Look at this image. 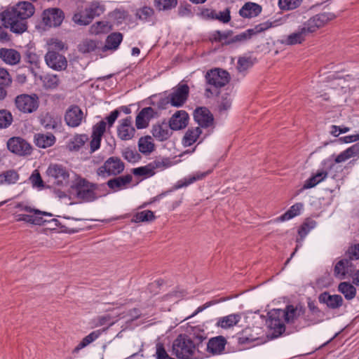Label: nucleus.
<instances>
[{"instance_id":"obj_1","label":"nucleus","mask_w":359,"mask_h":359,"mask_svg":"<svg viewBox=\"0 0 359 359\" xmlns=\"http://www.w3.org/2000/svg\"><path fill=\"white\" fill-rule=\"evenodd\" d=\"M293 16L295 22L302 25L282 41L283 43L287 46L302 43L309 35L335 18L334 14L327 12L316 14L306 20H305L306 18L298 12L294 13Z\"/></svg>"},{"instance_id":"obj_2","label":"nucleus","mask_w":359,"mask_h":359,"mask_svg":"<svg viewBox=\"0 0 359 359\" xmlns=\"http://www.w3.org/2000/svg\"><path fill=\"white\" fill-rule=\"evenodd\" d=\"M35 11L34 5L29 1H21L8 8L0 13V21L6 28L15 34H22L27 29V19Z\"/></svg>"},{"instance_id":"obj_3","label":"nucleus","mask_w":359,"mask_h":359,"mask_svg":"<svg viewBox=\"0 0 359 359\" xmlns=\"http://www.w3.org/2000/svg\"><path fill=\"white\" fill-rule=\"evenodd\" d=\"M205 339L202 335L192 337L186 334H179L172 341V354L178 359H198L199 344Z\"/></svg>"},{"instance_id":"obj_4","label":"nucleus","mask_w":359,"mask_h":359,"mask_svg":"<svg viewBox=\"0 0 359 359\" xmlns=\"http://www.w3.org/2000/svg\"><path fill=\"white\" fill-rule=\"evenodd\" d=\"M207 87L205 90V96L210 97L219 93V89L229 82V74L226 71L221 69H212L205 74Z\"/></svg>"},{"instance_id":"obj_5","label":"nucleus","mask_w":359,"mask_h":359,"mask_svg":"<svg viewBox=\"0 0 359 359\" xmlns=\"http://www.w3.org/2000/svg\"><path fill=\"white\" fill-rule=\"evenodd\" d=\"M99 185L93 184L84 178L78 177L71 186L72 191L76 198L85 201H93L98 198L96 191Z\"/></svg>"},{"instance_id":"obj_6","label":"nucleus","mask_w":359,"mask_h":359,"mask_svg":"<svg viewBox=\"0 0 359 359\" xmlns=\"http://www.w3.org/2000/svg\"><path fill=\"white\" fill-rule=\"evenodd\" d=\"M16 109L23 114L35 112L39 107V98L36 94H20L14 100Z\"/></svg>"},{"instance_id":"obj_7","label":"nucleus","mask_w":359,"mask_h":359,"mask_svg":"<svg viewBox=\"0 0 359 359\" xmlns=\"http://www.w3.org/2000/svg\"><path fill=\"white\" fill-rule=\"evenodd\" d=\"M124 163L119 158L111 156L98 168L97 174L102 177L118 175L124 170Z\"/></svg>"},{"instance_id":"obj_8","label":"nucleus","mask_w":359,"mask_h":359,"mask_svg":"<svg viewBox=\"0 0 359 359\" xmlns=\"http://www.w3.org/2000/svg\"><path fill=\"white\" fill-rule=\"evenodd\" d=\"M189 94V87L187 84L179 83L172 89L168 97V102L175 107H182L187 101Z\"/></svg>"},{"instance_id":"obj_9","label":"nucleus","mask_w":359,"mask_h":359,"mask_svg":"<svg viewBox=\"0 0 359 359\" xmlns=\"http://www.w3.org/2000/svg\"><path fill=\"white\" fill-rule=\"evenodd\" d=\"M283 317L279 313L278 309L272 310L269 313V319L266 320L268 327L271 330L273 338L280 336L285 330L283 322Z\"/></svg>"},{"instance_id":"obj_10","label":"nucleus","mask_w":359,"mask_h":359,"mask_svg":"<svg viewBox=\"0 0 359 359\" xmlns=\"http://www.w3.org/2000/svg\"><path fill=\"white\" fill-rule=\"evenodd\" d=\"M47 175L52 179L53 183L57 185L67 184L69 181V173L68 170L61 165L52 164L46 171Z\"/></svg>"},{"instance_id":"obj_11","label":"nucleus","mask_w":359,"mask_h":359,"mask_svg":"<svg viewBox=\"0 0 359 359\" xmlns=\"http://www.w3.org/2000/svg\"><path fill=\"white\" fill-rule=\"evenodd\" d=\"M356 266L349 258L339 260L334 268V275L338 279H344L346 276L351 277L355 272Z\"/></svg>"},{"instance_id":"obj_12","label":"nucleus","mask_w":359,"mask_h":359,"mask_svg":"<svg viewBox=\"0 0 359 359\" xmlns=\"http://www.w3.org/2000/svg\"><path fill=\"white\" fill-rule=\"evenodd\" d=\"M7 147L12 153L19 156H25L31 154L32 147L24 139L20 137H13L7 142Z\"/></svg>"},{"instance_id":"obj_13","label":"nucleus","mask_w":359,"mask_h":359,"mask_svg":"<svg viewBox=\"0 0 359 359\" xmlns=\"http://www.w3.org/2000/svg\"><path fill=\"white\" fill-rule=\"evenodd\" d=\"M135 134V129L133 126L131 117H126L119 121L117 126V135L121 140H130Z\"/></svg>"},{"instance_id":"obj_14","label":"nucleus","mask_w":359,"mask_h":359,"mask_svg":"<svg viewBox=\"0 0 359 359\" xmlns=\"http://www.w3.org/2000/svg\"><path fill=\"white\" fill-rule=\"evenodd\" d=\"M83 118V112L77 105H72L68 108L65 115V123L72 128L78 127Z\"/></svg>"},{"instance_id":"obj_15","label":"nucleus","mask_w":359,"mask_h":359,"mask_svg":"<svg viewBox=\"0 0 359 359\" xmlns=\"http://www.w3.org/2000/svg\"><path fill=\"white\" fill-rule=\"evenodd\" d=\"M45 60L47 65L55 70H64L67 66L65 57L55 51H48L45 55Z\"/></svg>"},{"instance_id":"obj_16","label":"nucleus","mask_w":359,"mask_h":359,"mask_svg":"<svg viewBox=\"0 0 359 359\" xmlns=\"http://www.w3.org/2000/svg\"><path fill=\"white\" fill-rule=\"evenodd\" d=\"M64 19L63 12L59 8H50L43 11V22L49 27H57Z\"/></svg>"},{"instance_id":"obj_17","label":"nucleus","mask_w":359,"mask_h":359,"mask_svg":"<svg viewBox=\"0 0 359 359\" xmlns=\"http://www.w3.org/2000/svg\"><path fill=\"white\" fill-rule=\"evenodd\" d=\"M189 121V115L184 110L176 111L169 121V127L172 130H178L187 127Z\"/></svg>"},{"instance_id":"obj_18","label":"nucleus","mask_w":359,"mask_h":359,"mask_svg":"<svg viewBox=\"0 0 359 359\" xmlns=\"http://www.w3.org/2000/svg\"><path fill=\"white\" fill-rule=\"evenodd\" d=\"M194 120L200 128H208L213 123V116L210 111L205 107L197 108L194 113Z\"/></svg>"},{"instance_id":"obj_19","label":"nucleus","mask_w":359,"mask_h":359,"mask_svg":"<svg viewBox=\"0 0 359 359\" xmlns=\"http://www.w3.org/2000/svg\"><path fill=\"white\" fill-rule=\"evenodd\" d=\"M320 303L325 304L327 306L332 309L339 308L343 304V298L339 294H330L327 292H324L318 297Z\"/></svg>"},{"instance_id":"obj_20","label":"nucleus","mask_w":359,"mask_h":359,"mask_svg":"<svg viewBox=\"0 0 359 359\" xmlns=\"http://www.w3.org/2000/svg\"><path fill=\"white\" fill-rule=\"evenodd\" d=\"M132 180L131 175H126L108 180L107 184L113 191H118L126 189Z\"/></svg>"},{"instance_id":"obj_21","label":"nucleus","mask_w":359,"mask_h":359,"mask_svg":"<svg viewBox=\"0 0 359 359\" xmlns=\"http://www.w3.org/2000/svg\"><path fill=\"white\" fill-rule=\"evenodd\" d=\"M154 113V109L150 107L143 108L136 116V127L138 129L147 127L149 121L153 118Z\"/></svg>"},{"instance_id":"obj_22","label":"nucleus","mask_w":359,"mask_h":359,"mask_svg":"<svg viewBox=\"0 0 359 359\" xmlns=\"http://www.w3.org/2000/svg\"><path fill=\"white\" fill-rule=\"evenodd\" d=\"M226 344V339L222 336L211 338L207 344V350L213 355L222 353Z\"/></svg>"},{"instance_id":"obj_23","label":"nucleus","mask_w":359,"mask_h":359,"mask_svg":"<svg viewBox=\"0 0 359 359\" xmlns=\"http://www.w3.org/2000/svg\"><path fill=\"white\" fill-rule=\"evenodd\" d=\"M279 313L284 318V320L287 323H293L294 320L303 313L302 307H294L292 305H289L285 310L278 309Z\"/></svg>"},{"instance_id":"obj_24","label":"nucleus","mask_w":359,"mask_h":359,"mask_svg":"<svg viewBox=\"0 0 359 359\" xmlns=\"http://www.w3.org/2000/svg\"><path fill=\"white\" fill-rule=\"evenodd\" d=\"M0 58L8 65H15L20 62L21 55L15 49L2 48L0 49Z\"/></svg>"},{"instance_id":"obj_25","label":"nucleus","mask_w":359,"mask_h":359,"mask_svg":"<svg viewBox=\"0 0 359 359\" xmlns=\"http://www.w3.org/2000/svg\"><path fill=\"white\" fill-rule=\"evenodd\" d=\"M170 130L166 123H158L152 126L151 133L157 140L163 142L168 140L171 135Z\"/></svg>"},{"instance_id":"obj_26","label":"nucleus","mask_w":359,"mask_h":359,"mask_svg":"<svg viewBox=\"0 0 359 359\" xmlns=\"http://www.w3.org/2000/svg\"><path fill=\"white\" fill-rule=\"evenodd\" d=\"M262 11V7L255 3L248 2L240 9L239 13L243 18H251L257 16Z\"/></svg>"},{"instance_id":"obj_27","label":"nucleus","mask_w":359,"mask_h":359,"mask_svg":"<svg viewBox=\"0 0 359 359\" xmlns=\"http://www.w3.org/2000/svg\"><path fill=\"white\" fill-rule=\"evenodd\" d=\"M201 133L202 130L200 127L189 128L182 138V144L184 147L192 145L198 140Z\"/></svg>"},{"instance_id":"obj_28","label":"nucleus","mask_w":359,"mask_h":359,"mask_svg":"<svg viewBox=\"0 0 359 359\" xmlns=\"http://www.w3.org/2000/svg\"><path fill=\"white\" fill-rule=\"evenodd\" d=\"M55 137L51 133H37L34 135L36 145L41 148L51 147L55 142Z\"/></svg>"},{"instance_id":"obj_29","label":"nucleus","mask_w":359,"mask_h":359,"mask_svg":"<svg viewBox=\"0 0 359 359\" xmlns=\"http://www.w3.org/2000/svg\"><path fill=\"white\" fill-rule=\"evenodd\" d=\"M85 11L88 13L89 16L86 18L88 20L83 21V23L91 22L95 17L99 16L104 13V8L99 2L95 1L89 4L85 8Z\"/></svg>"},{"instance_id":"obj_30","label":"nucleus","mask_w":359,"mask_h":359,"mask_svg":"<svg viewBox=\"0 0 359 359\" xmlns=\"http://www.w3.org/2000/svg\"><path fill=\"white\" fill-rule=\"evenodd\" d=\"M327 176V172L324 170H318L316 174L305 181L303 189H311L323 182Z\"/></svg>"},{"instance_id":"obj_31","label":"nucleus","mask_w":359,"mask_h":359,"mask_svg":"<svg viewBox=\"0 0 359 359\" xmlns=\"http://www.w3.org/2000/svg\"><path fill=\"white\" fill-rule=\"evenodd\" d=\"M60 119L54 115L46 113L41 118V124L47 130H54L60 125Z\"/></svg>"},{"instance_id":"obj_32","label":"nucleus","mask_w":359,"mask_h":359,"mask_svg":"<svg viewBox=\"0 0 359 359\" xmlns=\"http://www.w3.org/2000/svg\"><path fill=\"white\" fill-rule=\"evenodd\" d=\"M33 215H25L20 214L17 215L16 220L18 222H25L35 225H41L45 220L43 219V214H34Z\"/></svg>"},{"instance_id":"obj_33","label":"nucleus","mask_w":359,"mask_h":359,"mask_svg":"<svg viewBox=\"0 0 359 359\" xmlns=\"http://www.w3.org/2000/svg\"><path fill=\"white\" fill-rule=\"evenodd\" d=\"M123 40V35L119 32H114L109 34L107 39L104 46L106 50H116L119 46Z\"/></svg>"},{"instance_id":"obj_34","label":"nucleus","mask_w":359,"mask_h":359,"mask_svg":"<svg viewBox=\"0 0 359 359\" xmlns=\"http://www.w3.org/2000/svg\"><path fill=\"white\" fill-rule=\"evenodd\" d=\"M241 319V316L238 314H231L219 318L217 323L219 327L222 328H229L236 325Z\"/></svg>"},{"instance_id":"obj_35","label":"nucleus","mask_w":359,"mask_h":359,"mask_svg":"<svg viewBox=\"0 0 359 359\" xmlns=\"http://www.w3.org/2000/svg\"><path fill=\"white\" fill-rule=\"evenodd\" d=\"M20 175L15 170H8L0 174V184H11L16 183Z\"/></svg>"},{"instance_id":"obj_36","label":"nucleus","mask_w":359,"mask_h":359,"mask_svg":"<svg viewBox=\"0 0 359 359\" xmlns=\"http://www.w3.org/2000/svg\"><path fill=\"white\" fill-rule=\"evenodd\" d=\"M139 150L142 154H150L154 149V144L150 136L142 137L138 142Z\"/></svg>"},{"instance_id":"obj_37","label":"nucleus","mask_w":359,"mask_h":359,"mask_svg":"<svg viewBox=\"0 0 359 359\" xmlns=\"http://www.w3.org/2000/svg\"><path fill=\"white\" fill-rule=\"evenodd\" d=\"M338 290L348 300L353 299L356 294L355 287L347 282L341 283L338 286Z\"/></svg>"},{"instance_id":"obj_38","label":"nucleus","mask_w":359,"mask_h":359,"mask_svg":"<svg viewBox=\"0 0 359 359\" xmlns=\"http://www.w3.org/2000/svg\"><path fill=\"white\" fill-rule=\"evenodd\" d=\"M101 332L100 330H95L90 333L88 335L85 337L82 341L74 348L73 352L77 353L81 349L87 346L88 344L97 339L100 335Z\"/></svg>"},{"instance_id":"obj_39","label":"nucleus","mask_w":359,"mask_h":359,"mask_svg":"<svg viewBox=\"0 0 359 359\" xmlns=\"http://www.w3.org/2000/svg\"><path fill=\"white\" fill-rule=\"evenodd\" d=\"M303 205L302 203H296L290 207V208L285 212L283 215L277 219L278 221L283 222L290 219L294 217L299 215L302 209Z\"/></svg>"},{"instance_id":"obj_40","label":"nucleus","mask_w":359,"mask_h":359,"mask_svg":"<svg viewBox=\"0 0 359 359\" xmlns=\"http://www.w3.org/2000/svg\"><path fill=\"white\" fill-rule=\"evenodd\" d=\"M88 140V137L86 135H76L71 140L69 144V149L71 151H77L81 147H82L86 141Z\"/></svg>"},{"instance_id":"obj_41","label":"nucleus","mask_w":359,"mask_h":359,"mask_svg":"<svg viewBox=\"0 0 359 359\" xmlns=\"http://www.w3.org/2000/svg\"><path fill=\"white\" fill-rule=\"evenodd\" d=\"M13 121L11 112L7 109H0V129L8 128Z\"/></svg>"},{"instance_id":"obj_42","label":"nucleus","mask_w":359,"mask_h":359,"mask_svg":"<svg viewBox=\"0 0 359 359\" xmlns=\"http://www.w3.org/2000/svg\"><path fill=\"white\" fill-rule=\"evenodd\" d=\"M98 42L92 39L83 40L79 45V50L83 53H88L94 51L97 48Z\"/></svg>"},{"instance_id":"obj_43","label":"nucleus","mask_w":359,"mask_h":359,"mask_svg":"<svg viewBox=\"0 0 359 359\" xmlns=\"http://www.w3.org/2000/svg\"><path fill=\"white\" fill-rule=\"evenodd\" d=\"M155 219L154 212L147 210L136 213L133 218L135 222H151Z\"/></svg>"},{"instance_id":"obj_44","label":"nucleus","mask_w":359,"mask_h":359,"mask_svg":"<svg viewBox=\"0 0 359 359\" xmlns=\"http://www.w3.org/2000/svg\"><path fill=\"white\" fill-rule=\"evenodd\" d=\"M252 34H254V29H248L245 32L241 33L239 34H237V35L231 37L230 39L224 42V43L230 44V43H236V42H238V41H243L250 39V37Z\"/></svg>"},{"instance_id":"obj_45","label":"nucleus","mask_w":359,"mask_h":359,"mask_svg":"<svg viewBox=\"0 0 359 359\" xmlns=\"http://www.w3.org/2000/svg\"><path fill=\"white\" fill-rule=\"evenodd\" d=\"M210 172H211V170H208L207 172H196L194 175L184 179V182H183V184L178 185L177 188H181L184 186H188V185L192 184L193 182H194L195 181L202 180L205 176H207L209 173H210Z\"/></svg>"},{"instance_id":"obj_46","label":"nucleus","mask_w":359,"mask_h":359,"mask_svg":"<svg viewBox=\"0 0 359 359\" xmlns=\"http://www.w3.org/2000/svg\"><path fill=\"white\" fill-rule=\"evenodd\" d=\"M302 0H279L278 6L281 10H292L297 8Z\"/></svg>"},{"instance_id":"obj_47","label":"nucleus","mask_w":359,"mask_h":359,"mask_svg":"<svg viewBox=\"0 0 359 359\" xmlns=\"http://www.w3.org/2000/svg\"><path fill=\"white\" fill-rule=\"evenodd\" d=\"M155 6L159 11L169 10L176 6L177 0H154Z\"/></svg>"},{"instance_id":"obj_48","label":"nucleus","mask_w":359,"mask_h":359,"mask_svg":"<svg viewBox=\"0 0 359 359\" xmlns=\"http://www.w3.org/2000/svg\"><path fill=\"white\" fill-rule=\"evenodd\" d=\"M153 172H156V170H161L170 165V161L168 158H160L156 159L154 161L149 163Z\"/></svg>"},{"instance_id":"obj_49","label":"nucleus","mask_w":359,"mask_h":359,"mask_svg":"<svg viewBox=\"0 0 359 359\" xmlns=\"http://www.w3.org/2000/svg\"><path fill=\"white\" fill-rule=\"evenodd\" d=\"M133 173L137 176L151 177L155 174V172H153L151 165L149 163L145 166L134 168Z\"/></svg>"},{"instance_id":"obj_50","label":"nucleus","mask_w":359,"mask_h":359,"mask_svg":"<svg viewBox=\"0 0 359 359\" xmlns=\"http://www.w3.org/2000/svg\"><path fill=\"white\" fill-rule=\"evenodd\" d=\"M252 65L253 63L250 57H240L238 60L237 69L240 73H245Z\"/></svg>"},{"instance_id":"obj_51","label":"nucleus","mask_w":359,"mask_h":359,"mask_svg":"<svg viewBox=\"0 0 359 359\" xmlns=\"http://www.w3.org/2000/svg\"><path fill=\"white\" fill-rule=\"evenodd\" d=\"M316 222L314 221H306L300 226L298 231V233L300 236V241L308 234V233L315 227Z\"/></svg>"},{"instance_id":"obj_52","label":"nucleus","mask_w":359,"mask_h":359,"mask_svg":"<svg viewBox=\"0 0 359 359\" xmlns=\"http://www.w3.org/2000/svg\"><path fill=\"white\" fill-rule=\"evenodd\" d=\"M25 60L27 62L34 65L35 67L39 68L40 59L36 53L27 50L25 54Z\"/></svg>"},{"instance_id":"obj_53","label":"nucleus","mask_w":359,"mask_h":359,"mask_svg":"<svg viewBox=\"0 0 359 359\" xmlns=\"http://www.w3.org/2000/svg\"><path fill=\"white\" fill-rule=\"evenodd\" d=\"M122 154L123 158L129 162H136L140 158L137 151L129 148L124 149Z\"/></svg>"},{"instance_id":"obj_54","label":"nucleus","mask_w":359,"mask_h":359,"mask_svg":"<svg viewBox=\"0 0 359 359\" xmlns=\"http://www.w3.org/2000/svg\"><path fill=\"white\" fill-rule=\"evenodd\" d=\"M12 79L8 71L0 67V84L6 86H11Z\"/></svg>"},{"instance_id":"obj_55","label":"nucleus","mask_w":359,"mask_h":359,"mask_svg":"<svg viewBox=\"0 0 359 359\" xmlns=\"http://www.w3.org/2000/svg\"><path fill=\"white\" fill-rule=\"evenodd\" d=\"M106 130V122L101 121L93 126L92 135L102 137Z\"/></svg>"},{"instance_id":"obj_56","label":"nucleus","mask_w":359,"mask_h":359,"mask_svg":"<svg viewBox=\"0 0 359 359\" xmlns=\"http://www.w3.org/2000/svg\"><path fill=\"white\" fill-rule=\"evenodd\" d=\"M88 16H89V15L84 10V11H83V12L75 13L72 18V20L75 23H76L79 25H87L90 24V22L83 23L82 22L88 20L86 19V18Z\"/></svg>"},{"instance_id":"obj_57","label":"nucleus","mask_w":359,"mask_h":359,"mask_svg":"<svg viewBox=\"0 0 359 359\" xmlns=\"http://www.w3.org/2000/svg\"><path fill=\"white\" fill-rule=\"evenodd\" d=\"M18 208H20L22 210L26 211L29 213H34V214H43V215L51 217L52 214L49 213L48 212L41 211L38 209L32 208L27 205H24L21 203H19L16 206Z\"/></svg>"},{"instance_id":"obj_58","label":"nucleus","mask_w":359,"mask_h":359,"mask_svg":"<svg viewBox=\"0 0 359 359\" xmlns=\"http://www.w3.org/2000/svg\"><path fill=\"white\" fill-rule=\"evenodd\" d=\"M231 105V100L230 98V95L228 93H224L221 98V101L219 102V110H227L230 108Z\"/></svg>"},{"instance_id":"obj_59","label":"nucleus","mask_w":359,"mask_h":359,"mask_svg":"<svg viewBox=\"0 0 359 359\" xmlns=\"http://www.w3.org/2000/svg\"><path fill=\"white\" fill-rule=\"evenodd\" d=\"M348 258L352 261L359 259V244L351 246L348 250Z\"/></svg>"},{"instance_id":"obj_60","label":"nucleus","mask_w":359,"mask_h":359,"mask_svg":"<svg viewBox=\"0 0 359 359\" xmlns=\"http://www.w3.org/2000/svg\"><path fill=\"white\" fill-rule=\"evenodd\" d=\"M153 9L150 7H144L137 12V15L142 20H146L153 15Z\"/></svg>"},{"instance_id":"obj_61","label":"nucleus","mask_w":359,"mask_h":359,"mask_svg":"<svg viewBox=\"0 0 359 359\" xmlns=\"http://www.w3.org/2000/svg\"><path fill=\"white\" fill-rule=\"evenodd\" d=\"M215 17V19L219 20L224 23H227L231 20L230 11L229 9H226V11L219 12V13H217Z\"/></svg>"},{"instance_id":"obj_62","label":"nucleus","mask_w":359,"mask_h":359,"mask_svg":"<svg viewBox=\"0 0 359 359\" xmlns=\"http://www.w3.org/2000/svg\"><path fill=\"white\" fill-rule=\"evenodd\" d=\"M105 28V25L103 22H97L93 25L90 28V32L93 34H98L103 32Z\"/></svg>"},{"instance_id":"obj_63","label":"nucleus","mask_w":359,"mask_h":359,"mask_svg":"<svg viewBox=\"0 0 359 359\" xmlns=\"http://www.w3.org/2000/svg\"><path fill=\"white\" fill-rule=\"evenodd\" d=\"M344 151L348 158L359 156V144H353L351 147L346 149Z\"/></svg>"},{"instance_id":"obj_64","label":"nucleus","mask_w":359,"mask_h":359,"mask_svg":"<svg viewBox=\"0 0 359 359\" xmlns=\"http://www.w3.org/2000/svg\"><path fill=\"white\" fill-rule=\"evenodd\" d=\"M91 138L92 139L90 142V151L94 152L95 151L100 148L102 137L94 136L92 135Z\"/></svg>"}]
</instances>
